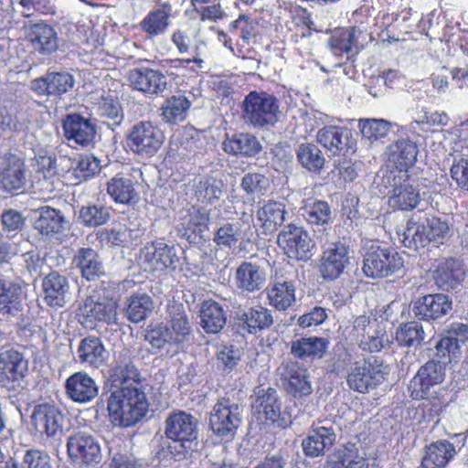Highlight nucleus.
I'll return each mask as SVG.
<instances>
[{"mask_svg":"<svg viewBox=\"0 0 468 468\" xmlns=\"http://www.w3.org/2000/svg\"><path fill=\"white\" fill-rule=\"evenodd\" d=\"M250 231V227L247 225L244 228V223L239 220L227 222L217 229L213 242L222 250H231L236 248L239 239L247 238Z\"/></svg>","mask_w":468,"mask_h":468,"instance_id":"f704fd0d","label":"nucleus"},{"mask_svg":"<svg viewBox=\"0 0 468 468\" xmlns=\"http://www.w3.org/2000/svg\"><path fill=\"white\" fill-rule=\"evenodd\" d=\"M358 128L364 138L373 141L385 137L392 124L384 119H360Z\"/></svg>","mask_w":468,"mask_h":468,"instance_id":"052dcab7","label":"nucleus"},{"mask_svg":"<svg viewBox=\"0 0 468 468\" xmlns=\"http://www.w3.org/2000/svg\"><path fill=\"white\" fill-rule=\"evenodd\" d=\"M107 192L115 202L122 204H128L136 195L132 181L122 177L112 178L107 184Z\"/></svg>","mask_w":468,"mask_h":468,"instance_id":"4d7b16f0","label":"nucleus"},{"mask_svg":"<svg viewBox=\"0 0 468 468\" xmlns=\"http://www.w3.org/2000/svg\"><path fill=\"white\" fill-rule=\"evenodd\" d=\"M201 325L207 333L217 334L226 324V314L223 308L214 301L203 303L200 312Z\"/></svg>","mask_w":468,"mask_h":468,"instance_id":"a19ab883","label":"nucleus"},{"mask_svg":"<svg viewBox=\"0 0 468 468\" xmlns=\"http://www.w3.org/2000/svg\"><path fill=\"white\" fill-rule=\"evenodd\" d=\"M343 463H346L345 468H376L375 461L369 463L366 453H359L354 444L345 447Z\"/></svg>","mask_w":468,"mask_h":468,"instance_id":"774afa93","label":"nucleus"},{"mask_svg":"<svg viewBox=\"0 0 468 468\" xmlns=\"http://www.w3.org/2000/svg\"><path fill=\"white\" fill-rule=\"evenodd\" d=\"M139 377L137 368L131 364H121L112 370L113 389L107 399V410L114 427H132L148 411L149 402Z\"/></svg>","mask_w":468,"mask_h":468,"instance_id":"f257e3e1","label":"nucleus"},{"mask_svg":"<svg viewBox=\"0 0 468 468\" xmlns=\"http://www.w3.org/2000/svg\"><path fill=\"white\" fill-rule=\"evenodd\" d=\"M67 449L77 468H101V450L93 436L78 432L69 438Z\"/></svg>","mask_w":468,"mask_h":468,"instance_id":"0eeeda50","label":"nucleus"},{"mask_svg":"<svg viewBox=\"0 0 468 468\" xmlns=\"http://www.w3.org/2000/svg\"><path fill=\"white\" fill-rule=\"evenodd\" d=\"M223 186L224 184L221 180L207 178L198 182L195 194L200 203L213 204L220 198Z\"/></svg>","mask_w":468,"mask_h":468,"instance_id":"13d9d810","label":"nucleus"},{"mask_svg":"<svg viewBox=\"0 0 468 468\" xmlns=\"http://www.w3.org/2000/svg\"><path fill=\"white\" fill-rule=\"evenodd\" d=\"M79 316L88 328L94 327L97 322L115 324L117 304L113 301L95 302L91 297H88L80 306Z\"/></svg>","mask_w":468,"mask_h":468,"instance_id":"4468645a","label":"nucleus"},{"mask_svg":"<svg viewBox=\"0 0 468 468\" xmlns=\"http://www.w3.org/2000/svg\"><path fill=\"white\" fill-rule=\"evenodd\" d=\"M392 189L389 191L388 205L394 209L410 210L420 201V190L414 186L407 174L393 177Z\"/></svg>","mask_w":468,"mask_h":468,"instance_id":"2eb2a0df","label":"nucleus"},{"mask_svg":"<svg viewBox=\"0 0 468 468\" xmlns=\"http://www.w3.org/2000/svg\"><path fill=\"white\" fill-rule=\"evenodd\" d=\"M242 190L254 200L256 197L264 196L271 187L268 177L260 173H248L240 182Z\"/></svg>","mask_w":468,"mask_h":468,"instance_id":"6e6d98bb","label":"nucleus"},{"mask_svg":"<svg viewBox=\"0 0 468 468\" xmlns=\"http://www.w3.org/2000/svg\"><path fill=\"white\" fill-rule=\"evenodd\" d=\"M299 16L303 26H298V28L292 36V39L295 48L302 56H311L314 53L316 42L315 35L313 32L316 31L314 27V23L305 9L299 10Z\"/></svg>","mask_w":468,"mask_h":468,"instance_id":"473e14b6","label":"nucleus"},{"mask_svg":"<svg viewBox=\"0 0 468 468\" xmlns=\"http://www.w3.org/2000/svg\"><path fill=\"white\" fill-rule=\"evenodd\" d=\"M267 296L271 306L284 311L295 302V286L289 281L276 282L269 289Z\"/></svg>","mask_w":468,"mask_h":468,"instance_id":"49530a36","label":"nucleus"},{"mask_svg":"<svg viewBox=\"0 0 468 468\" xmlns=\"http://www.w3.org/2000/svg\"><path fill=\"white\" fill-rule=\"evenodd\" d=\"M142 258L153 271L175 270L179 261L177 249L162 241H154L141 250Z\"/></svg>","mask_w":468,"mask_h":468,"instance_id":"dca6fc26","label":"nucleus"},{"mask_svg":"<svg viewBox=\"0 0 468 468\" xmlns=\"http://www.w3.org/2000/svg\"><path fill=\"white\" fill-rule=\"evenodd\" d=\"M79 218L87 227H98L108 222L110 211L108 207L103 206L82 207L80 210Z\"/></svg>","mask_w":468,"mask_h":468,"instance_id":"e2e57ef3","label":"nucleus"},{"mask_svg":"<svg viewBox=\"0 0 468 468\" xmlns=\"http://www.w3.org/2000/svg\"><path fill=\"white\" fill-rule=\"evenodd\" d=\"M97 111L101 117L108 121L109 126H118L123 121L124 115L121 104L112 96H101L97 102Z\"/></svg>","mask_w":468,"mask_h":468,"instance_id":"5fc2aeb1","label":"nucleus"},{"mask_svg":"<svg viewBox=\"0 0 468 468\" xmlns=\"http://www.w3.org/2000/svg\"><path fill=\"white\" fill-rule=\"evenodd\" d=\"M456 454L455 447L448 441L430 444L421 461L422 468H444Z\"/></svg>","mask_w":468,"mask_h":468,"instance_id":"72a5a7b5","label":"nucleus"},{"mask_svg":"<svg viewBox=\"0 0 468 468\" xmlns=\"http://www.w3.org/2000/svg\"><path fill=\"white\" fill-rule=\"evenodd\" d=\"M46 303L52 307H62L69 298L68 279L58 272L49 273L43 280Z\"/></svg>","mask_w":468,"mask_h":468,"instance_id":"7c9ffc66","label":"nucleus"},{"mask_svg":"<svg viewBox=\"0 0 468 468\" xmlns=\"http://www.w3.org/2000/svg\"><path fill=\"white\" fill-rule=\"evenodd\" d=\"M285 204L282 201L269 199L258 207L256 220L265 234H271L285 220Z\"/></svg>","mask_w":468,"mask_h":468,"instance_id":"cd10ccee","label":"nucleus"},{"mask_svg":"<svg viewBox=\"0 0 468 468\" xmlns=\"http://www.w3.org/2000/svg\"><path fill=\"white\" fill-rule=\"evenodd\" d=\"M404 267L402 256L388 246L372 245L364 258L363 271L367 277H388Z\"/></svg>","mask_w":468,"mask_h":468,"instance_id":"20e7f679","label":"nucleus"},{"mask_svg":"<svg viewBox=\"0 0 468 468\" xmlns=\"http://www.w3.org/2000/svg\"><path fill=\"white\" fill-rule=\"evenodd\" d=\"M252 410L260 421H276L281 416V405L273 388L261 389L252 403Z\"/></svg>","mask_w":468,"mask_h":468,"instance_id":"2f4dec72","label":"nucleus"},{"mask_svg":"<svg viewBox=\"0 0 468 468\" xmlns=\"http://www.w3.org/2000/svg\"><path fill=\"white\" fill-rule=\"evenodd\" d=\"M265 280V271L252 262L243 261L236 270V286L242 292H254L261 290Z\"/></svg>","mask_w":468,"mask_h":468,"instance_id":"c756f323","label":"nucleus"},{"mask_svg":"<svg viewBox=\"0 0 468 468\" xmlns=\"http://www.w3.org/2000/svg\"><path fill=\"white\" fill-rule=\"evenodd\" d=\"M165 135L160 128L150 121L134 123L127 136V145L138 155L150 157L161 148Z\"/></svg>","mask_w":468,"mask_h":468,"instance_id":"423d86ee","label":"nucleus"},{"mask_svg":"<svg viewBox=\"0 0 468 468\" xmlns=\"http://www.w3.org/2000/svg\"><path fill=\"white\" fill-rule=\"evenodd\" d=\"M145 340L153 348L162 349L168 346L173 352H176L175 347H178L179 344L174 339L171 329L168 324H160L149 329L145 335Z\"/></svg>","mask_w":468,"mask_h":468,"instance_id":"864d4df0","label":"nucleus"},{"mask_svg":"<svg viewBox=\"0 0 468 468\" xmlns=\"http://www.w3.org/2000/svg\"><path fill=\"white\" fill-rule=\"evenodd\" d=\"M173 16V7L169 2H160L140 22L142 30L150 37L163 35L168 29Z\"/></svg>","mask_w":468,"mask_h":468,"instance_id":"bb28decb","label":"nucleus"},{"mask_svg":"<svg viewBox=\"0 0 468 468\" xmlns=\"http://www.w3.org/2000/svg\"><path fill=\"white\" fill-rule=\"evenodd\" d=\"M26 37L32 48L41 54H51L58 46V38L52 27L45 23H35L25 27Z\"/></svg>","mask_w":468,"mask_h":468,"instance_id":"b1692460","label":"nucleus"},{"mask_svg":"<svg viewBox=\"0 0 468 468\" xmlns=\"http://www.w3.org/2000/svg\"><path fill=\"white\" fill-rule=\"evenodd\" d=\"M26 183L25 165L14 154L0 157V187L7 193L21 190Z\"/></svg>","mask_w":468,"mask_h":468,"instance_id":"6ab92c4d","label":"nucleus"},{"mask_svg":"<svg viewBox=\"0 0 468 468\" xmlns=\"http://www.w3.org/2000/svg\"><path fill=\"white\" fill-rule=\"evenodd\" d=\"M191 105L192 102L185 95L170 96L162 103L160 116L167 124H177L186 119Z\"/></svg>","mask_w":468,"mask_h":468,"instance_id":"c9c22d12","label":"nucleus"},{"mask_svg":"<svg viewBox=\"0 0 468 468\" xmlns=\"http://www.w3.org/2000/svg\"><path fill=\"white\" fill-rule=\"evenodd\" d=\"M65 389L68 397L80 404L90 402L99 393V387L95 380L82 371L76 372L67 378Z\"/></svg>","mask_w":468,"mask_h":468,"instance_id":"5701e85b","label":"nucleus"},{"mask_svg":"<svg viewBox=\"0 0 468 468\" xmlns=\"http://www.w3.org/2000/svg\"><path fill=\"white\" fill-rule=\"evenodd\" d=\"M362 34V31L356 28L339 29L332 35L328 45L336 56H341L344 53L347 54L353 48H359L356 38Z\"/></svg>","mask_w":468,"mask_h":468,"instance_id":"3c124183","label":"nucleus"},{"mask_svg":"<svg viewBox=\"0 0 468 468\" xmlns=\"http://www.w3.org/2000/svg\"><path fill=\"white\" fill-rule=\"evenodd\" d=\"M128 80L134 90L150 95L161 94L167 87V78L161 71L149 68L130 70Z\"/></svg>","mask_w":468,"mask_h":468,"instance_id":"a211bd4d","label":"nucleus"},{"mask_svg":"<svg viewBox=\"0 0 468 468\" xmlns=\"http://www.w3.org/2000/svg\"><path fill=\"white\" fill-rule=\"evenodd\" d=\"M76 357L85 367L99 368L106 364L108 352L99 337L87 336L80 341Z\"/></svg>","mask_w":468,"mask_h":468,"instance_id":"393cba45","label":"nucleus"},{"mask_svg":"<svg viewBox=\"0 0 468 468\" xmlns=\"http://www.w3.org/2000/svg\"><path fill=\"white\" fill-rule=\"evenodd\" d=\"M277 243L288 257L297 260L309 259L314 247L307 231L295 224H288L282 229L278 234Z\"/></svg>","mask_w":468,"mask_h":468,"instance_id":"9b49d317","label":"nucleus"},{"mask_svg":"<svg viewBox=\"0 0 468 468\" xmlns=\"http://www.w3.org/2000/svg\"><path fill=\"white\" fill-rule=\"evenodd\" d=\"M316 141L333 154L346 152L355 145L351 130L336 125H326L319 129Z\"/></svg>","mask_w":468,"mask_h":468,"instance_id":"4be33fe9","label":"nucleus"},{"mask_svg":"<svg viewBox=\"0 0 468 468\" xmlns=\"http://www.w3.org/2000/svg\"><path fill=\"white\" fill-rule=\"evenodd\" d=\"M388 159L399 173L406 174L416 162L418 147L408 138H399L387 149Z\"/></svg>","mask_w":468,"mask_h":468,"instance_id":"a878e982","label":"nucleus"},{"mask_svg":"<svg viewBox=\"0 0 468 468\" xmlns=\"http://www.w3.org/2000/svg\"><path fill=\"white\" fill-rule=\"evenodd\" d=\"M100 170V160L93 155L84 154L78 158L76 166L72 169V175L81 181L93 176Z\"/></svg>","mask_w":468,"mask_h":468,"instance_id":"69168bd1","label":"nucleus"},{"mask_svg":"<svg viewBox=\"0 0 468 468\" xmlns=\"http://www.w3.org/2000/svg\"><path fill=\"white\" fill-rule=\"evenodd\" d=\"M22 288L9 280L0 279V314H16L21 309Z\"/></svg>","mask_w":468,"mask_h":468,"instance_id":"ea45409f","label":"nucleus"},{"mask_svg":"<svg viewBox=\"0 0 468 468\" xmlns=\"http://www.w3.org/2000/svg\"><path fill=\"white\" fill-rule=\"evenodd\" d=\"M197 420L189 413L179 410L169 414L165 420V432L168 439L174 441L175 445L168 446L172 453V449L177 454H183L191 448L192 442L197 439Z\"/></svg>","mask_w":468,"mask_h":468,"instance_id":"39448f33","label":"nucleus"},{"mask_svg":"<svg viewBox=\"0 0 468 468\" xmlns=\"http://www.w3.org/2000/svg\"><path fill=\"white\" fill-rule=\"evenodd\" d=\"M65 137L78 145H92L96 137V126L80 114H69L63 121Z\"/></svg>","mask_w":468,"mask_h":468,"instance_id":"412c9836","label":"nucleus"},{"mask_svg":"<svg viewBox=\"0 0 468 468\" xmlns=\"http://www.w3.org/2000/svg\"><path fill=\"white\" fill-rule=\"evenodd\" d=\"M328 340L323 337H303L292 341V354L299 358L322 357L328 346Z\"/></svg>","mask_w":468,"mask_h":468,"instance_id":"a18cd8bd","label":"nucleus"},{"mask_svg":"<svg viewBox=\"0 0 468 468\" xmlns=\"http://www.w3.org/2000/svg\"><path fill=\"white\" fill-rule=\"evenodd\" d=\"M392 336L383 329H377L376 326L360 339V346L369 352H378L388 346Z\"/></svg>","mask_w":468,"mask_h":468,"instance_id":"0e129e2a","label":"nucleus"},{"mask_svg":"<svg viewBox=\"0 0 468 468\" xmlns=\"http://www.w3.org/2000/svg\"><path fill=\"white\" fill-rule=\"evenodd\" d=\"M83 277L93 280L103 272L102 263L97 252L90 248L79 250L73 260Z\"/></svg>","mask_w":468,"mask_h":468,"instance_id":"c03bdc74","label":"nucleus"},{"mask_svg":"<svg viewBox=\"0 0 468 468\" xmlns=\"http://www.w3.org/2000/svg\"><path fill=\"white\" fill-rule=\"evenodd\" d=\"M240 422L239 406L229 399H218L210 412V428L215 434L223 439L233 438Z\"/></svg>","mask_w":468,"mask_h":468,"instance_id":"1a4fd4ad","label":"nucleus"},{"mask_svg":"<svg viewBox=\"0 0 468 468\" xmlns=\"http://www.w3.org/2000/svg\"><path fill=\"white\" fill-rule=\"evenodd\" d=\"M335 437L331 427H314L302 442L303 451L306 456L312 458L324 455V451L335 443Z\"/></svg>","mask_w":468,"mask_h":468,"instance_id":"c85d7f7f","label":"nucleus"},{"mask_svg":"<svg viewBox=\"0 0 468 468\" xmlns=\"http://www.w3.org/2000/svg\"><path fill=\"white\" fill-rule=\"evenodd\" d=\"M168 326L174 339L180 345L192 332L190 322L182 303L173 302L167 305Z\"/></svg>","mask_w":468,"mask_h":468,"instance_id":"4c0bfd02","label":"nucleus"},{"mask_svg":"<svg viewBox=\"0 0 468 468\" xmlns=\"http://www.w3.org/2000/svg\"><path fill=\"white\" fill-rule=\"evenodd\" d=\"M285 378L288 380V391L296 396L308 395L312 391L307 380V371L296 363H291L286 367Z\"/></svg>","mask_w":468,"mask_h":468,"instance_id":"8fccbe9b","label":"nucleus"},{"mask_svg":"<svg viewBox=\"0 0 468 468\" xmlns=\"http://www.w3.org/2000/svg\"><path fill=\"white\" fill-rule=\"evenodd\" d=\"M301 210L302 216L310 225L324 226L333 220L331 207L326 201L308 200Z\"/></svg>","mask_w":468,"mask_h":468,"instance_id":"09e8293b","label":"nucleus"},{"mask_svg":"<svg viewBox=\"0 0 468 468\" xmlns=\"http://www.w3.org/2000/svg\"><path fill=\"white\" fill-rule=\"evenodd\" d=\"M349 264V247L343 241L327 245L323 251L319 271L324 279L338 278Z\"/></svg>","mask_w":468,"mask_h":468,"instance_id":"ddd939ff","label":"nucleus"},{"mask_svg":"<svg viewBox=\"0 0 468 468\" xmlns=\"http://www.w3.org/2000/svg\"><path fill=\"white\" fill-rule=\"evenodd\" d=\"M239 319L250 334L269 328L273 324L271 312L262 306L242 311L239 314Z\"/></svg>","mask_w":468,"mask_h":468,"instance_id":"37998d69","label":"nucleus"},{"mask_svg":"<svg viewBox=\"0 0 468 468\" xmlns=\"http://www.w3.org/2000/svg\"><path fill=\"white\" fill-rule=\"evenodd\" d=\"M423 328L418 322L405 324L396 333V341L400 346H418L423 340Z\"/></svg>","mask_w":468,"mask_h":468,"instance_id":"680f3d73","label":"nucleus"},{"mask_svg":"<svg viewBox=\"0 0 468 468\" xmlns=\"http://www.w3.org/2000/svg\"><path fill=\"white\" fill-rule=\"evenodd\" d=\"M154 309L152 298L144 293H135L128 301L126 315L133 323H139L145 319Z\"/></svg>","mask_w":468,"mask_h":468,"instance_id":"603ef678","label":"nucleus"},{"mask_svg":"<svg viewBox=\"0 0 468 468\" xmlns=\"http://www.w3.org/2000/svg\"><path fill=\"white\" fill-rule=\"evenodd\" d=\"M35 167L39 176L40 189L48 193L52 192L55 188L57 176L56 158L52 155L38 154L36 156Z\"/></svg>","mask_w":468,"mask_h":468,"instance_id":"de8ad7c7","label":"nucleus"},{"mask_svg":"<svg viewBox=\"0 0 468 468\" xmlns=\"http://www.w3.org/2000/svg\"><path fill=\"white\" fill-rule=\"evenodd\" d=\"M386 367L376 358L355 362L349 369L348 387L359 393H367L384 380Z\"/></svg>","mask_w":468,"mask_h":468,"instance_id":"6e6552de","label":"nucleus"},{"mask_svg":"<svg viewBox=\"0 0 468 468\" xmlns=\"http://www.w3.org/2000/svg\"><path fill=\"white\" fill-rule=\"evenodd\" d=\"M75 84L74 77L69 72H49L30 82V89L40 96H61L70 91Z\"/></svg>","mask_w":468,"mask_h":468,"instance_id":"f3484780","label":"nucleus"},{"mask_svg":"<svg viewBox=\"0 0 468 468\" xmlns=\"http://www.w3.org/2000/svg\"><path fill=\"white\" fill-rule=\"evenodd\" d=\"M224 151L227 154L244 156H254L261 151L259 140L250 133H239L232 138H228L223 143Z\"/></svg>","mask_w":468,"mask_h":468,"instance_id":"58836bf2","label":"nucleus"},{"mask_svg":"<svg viewBox=\"0 0 468 468\" xmlns=\"http://www.w3.org/2000/svg\"><path fill=\"white\" fill-rule=\"evenodd\" d=\"M28 369L27 360L22 352L10 346L0 348V383L7 388H15Z\"/></svg>","mask_w":468,"mask_h":468,"instance_id":"9d476101","label":"nucleus"},{"mask_svg":"<svg viewBox=\"0 0 468 468\" xmlns=\"http://www.w3.org/2000/svg\"><path fill=\"white\" fill-rule=\"evenodd\" d=\"M450 226L439 218H419L412 217L405 228L398 230L399 241L404 247L413 250L425 247L431 241L442 242L450 236Z\"/></svg>","mask_w":468,"mask_h":468,"instance_id":"f03ea898","label":"nucleus"},{"mask_svg":"<svg viewBox=\"0 0 468 468\" xmlns=\"http://www.w3.org/2000/svg\"><path fill=\"white\" fill-rule=\"evenodd\" d=\"M435 387L418 373L410 380L409 391L413 399H429L434 397Z\"/></svg>","mask_w":468,"mask_h":468,"instance_id":"338daca9","label":"nucleus"},{"mask_svg":"<svg viewBox=\"0 0 468 468\" xmlns=\"http://www.w3.org/2000/svg\"><path fill=\"white\" fill-rule=\"evenodd\" d=\"M281 115L279 101L267 92L251 91L242 102V116L255 128L272 126Z\"/></svg>","mask_w":468,"mask_h":468,"instance_id":"7ed1b4c3","label":"nucleus"},{"mask_svg":"<svg viewBox=\"0 0 468 468\" xmlns=\"http://www.w3.org/2000/svg\"><path fill=\"white\" fill-rule=\"evenodd\" d=\"M65 416L54 404L40 403L34 406L31 422L35 430L47 437H55L63 431Z\"/></svg>","mask_w":468,"mask_h":468,"instance_id":"f8f14e48","label":"nucleus"},{"mask_svg":"<svg viewBox=\"0 0 468 468\" xmlns=\"http://www.w3.org/2000/svg\"><path fill=\"white\" fill-rule=\"evenodd\" d=\"M300 164L309 171H318L324 164L320 149L314 144H302L297 150Z\"/></svg>","mask_w":468,"mask_h":468,"instance_id":"bf43d9fd","label":"nucleus"},{"mask_svg":"<svg viewBox=\"0 0 468 468\" xmlns=\"http://www.w3.org/2000/svg\"><path fill=\"white\" fill-rule=\"evenodd\" d=\"M36 214L34 229L42 236L49 237L62 231L65 218L60 210L46 206L37 209Z\"/></svg>","mask_w":468,"mask_h":468,"instance_id":"e433bc0d","label":"nucleus"},{"mask_svg":"<svg viewBox=\"0 0 468 468\" xmlns=\"http://www.w3.org/2000/svg\"><path fill=\"white\" fill-rule=\"evenodd\" d=\"M452 309V299L443 293L425 295L417 299L413 305L415 316L425 321L440 319Z\"/></svg>","mask_w":468,"mask_h":468,"instance_id":"aec40b11","label":"nucleus"},{"mask_svg":"<svg viewBox=\"0 0 468 468\" xmlns=\"http://www.w3.org/2000/svg\"><path fill=\"white\" fill-rule=\"evenodd\" d=\"M433 277L439 287L453 288L463 279L464 272L457 261L446 259L438 263Z\"/></svg>","mask_w":468,"mask_h":468,"instance_id":"79ce46f5","label":"nucleus"}]
</instances>
